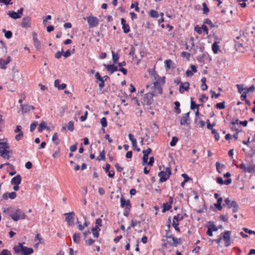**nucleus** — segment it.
Listing matches in <instances>:
<instances>
[{
	"label": "nucleus",
	"instance_id": "nucleus-58",
	"mask_svg": "<svg viewBox=\"0 0 255 255\" xmlns=\"http://www.w3.org/2000/svg\"><path fill=\"white\" fill-rule=\"evenodd\" d=\"M12 32L10 31H5V34H4V36L6 38H10L12 37Z\"/></svg>",
	"mask_w": 255,
	"mask_h": 255
},
{
	"label": "nucleus",
	"instance_id": "nucleus-45",
	"mask_svg": "<svg viewBox=\"0 0 255 255\" xmlns=\"http://www.w3.org/2000/svg\"><path fill=\"white\" fill-rule=\"evenodd\" d=\"M152 150L150 148H148L146 150H142V153L144 155L148 156V155L151 153Z\"/></svg>",
	"mask_w": 255,
	"mask_h": 255
},
{
	"label": "nucleus",
	"instance_id": "nucleus-39",
	"mask_svg": "<svg viewBox=\"0 0 255 255\" xmlns=\"http://www.w3.org/2000/svg\"><path fill=\"white\" fill-rule=\"evenodd\" d=\"M204 23L208 24L211 28H213L215 26V25L213 23L212 21L208 18L205 19L204 21Z\"/></svg>",
	"mask_w": 255,
	"mask_h": 255
},
{
	"label": "nucleus",
	"instance_id": "nucleus-30",
	"mask_svg": "<svg viewBox=\"0 0 255 255\" xmlns=\"http://www.w3.org/2000/svg\"><path fill=\"white\" fill-rule=\"evenodd\" d=\"M219 49V46L218 45V43L217 42H215L212 45V50L214 53H217Z\"/></svg>",
	"mask_w": 255,
	"mask_h": 255
},
{
	"label": "nucleus",
	"instance_id": "nucleus-6",
	"mask_svg": "<svg viewBox=\"0 0 255 255\" xmlns=\"http://www.w3.org/2000/svg\"><path fill=\"white\" fill-rule=\"evenodd\" d=\"M155 94H152L151 93H147L143 99V103L144 105H150L153 101V97L155 96Z\"/></svg>",
	"mask_w": 255,
	"mask_h": 255
},
{
	"label": "nucleus",
	"instance_id": "nucleus-7",
	"mask_svg": "<svg viewBox=\"0 0 255 255\" xmlns=\"http://www.w3.org/2000/svg\"><path fill=\"white\" fill-rule=\"evenodd\" d=\"M223 238L225 242V246L228 247L230 245V238H231V232L230 231H225L223 233Z\"/></svg>",
	"mask_w": 255,
	"mask_h": 255
},
{
	"label": "nucleus",
	"instance_id": "nucleus-31",
	"mask_svg": "<svg viewBox=\"0 0 255 255\" xmlns=\"http://www.w3.org/2000/svg\"><path fill=\"white\" fill-rule=\"evenodd\" d=\"M231 205L233 206V212L234 213L237 212L239 209V205L235 201H232V205Z\"/></svg>",
	"mask_w": 255,
	"mask_h": 255
},
{
	"label": "nucleus",
	"instance_id": "nucleus-16",
	"mask_svg": "<svg viewBox=\"0 0 255 255\" xmlns=\"http://www.w3.org/2000/svg\"><path fill=\"white\" fill-rule=\"evenodd\" d=\"M189 114L190 112H188L187 113L185 114L184 116H183L180 121V124L181 125H187V121L189 120Z\"/></svg>",
	"mask_w": 255,
	"mask_h": 255
},
{
	"label": "nucleus",
	"instance_id": "nucleus-19",
	"mask_svg": "<svg viewBox=\"0 0 255 255\" xmlns=\"http://www.w3.org/2000/svg\"><path fill=\"white\" fill-rule=\"evenodd\" d=\"M24 244H25L24 242H23V243H19L18 244L17 246H15L13 248V250H14V251L15 252V253L16 254H19L21 252V251L22 250V248L24 247L23 246V245Z\"/></svg>",
	"mask_w": 255,
	"mask_h": 255
},
{
	"label": "nucleus",
	"instance_id": "nucleus-60",
	"mask_svg": "<svg viewBox=\"0 0 255 255\" xmlns=\"http://www.w3.org/2000/svg\"><path fill=\"white\" fill-rule=\"evenodd\" d=\"M181 55L183 57H185V58H186L188 59H189V58L190 57V54L189 53L187 52H185V51L182 52L181 53Z\"/></svg>",
	"mask_w": 255,
	"mask_h": 255
},
{
	"label": "nucleus",
	"instance_id": "nucleus-3",
	"mask_svg": "<svg viewBox=\"0 0 255 255\" xmlns=\"http://www.w3.org/2000/svg\"><path fill=\"white\" fill-rule=\"evenodd\" d=\"M235 165L242 170V171L245 173H253L255 172V166L252 165L251 163H248L247 164H245L242 163L240 165L235 164Z\"/></svg>",
	"mask_w": 255,
	"mask_h": 255
},
{
	"label": "nucleus",
	"instance_id": "nucleus-63",
	"mask_svg": "<svg viewBox=\"0 0 255 255\" xmlns=\"http://www.w3.org/2000/svg\"><path fill=\"white\" fill-rule=\"evenodd\" d=\"M216 181L217 183L220 185L224 184V180H223V178L221 177H218L216 179Z\"/></svg>",
	"mask_w": 255,
	"mask_h": 255
},
{
	"label": "nucleus",
	"instance_id": "nucleus-11",
	"mask_svg": "<svg viewBox=\"0 0 255 255\" xmlns=\"http://www.w3.org/2000/svg\"><path fill=\"white\" fill-rule=\"evenodd\" d=\"M189 85L190 84L188 82L181 83L179 88V93L182 94L184 93V90L188 91L189 89Z\"/></svg>",
	"mask_w": 255,
	"mask_h": 255
},
{
	"label": "nucleus",
	"instance_id": "nucleus-59",
	"mask_svg": "<svg viewBox=\"0 0 255 255\" xmlns=\"http://www.w3.org/2000/svg\"><path fill=\"white\" fill-rule=\"evenodd\" d=\"M154 158L153 156H151L149 158V161L147 162V164L149 166H152L154 163Z\"/></svg>",
	"mask_w": 255,
	"mask_h": 255
},
{
	"label": "nucleus",
	"instance_id": "nucleus-44",
	"mask_svg": "<svg viewBox=\"0 0 255 255\" xmlns=\"http://www.w3.org/2000/svg\"><path fill=\"white\" fill-rule=\"evenodd\" d=\"M224 201H225L226 204L227 205V206H228L229 208H232L233 207V206H232V205H232V201L231 202L229 198H226L225 199Z\"/></svg>",
	"mask_w": 255,
	"mask_h": 255
},
{
	"label": "nucleus",
	"instance_id": "nucleus-35",
	"mask_svg": "<svg viewBox=\"0 0 255 255\" xmlns=\"http://www.w3.org/2000/svg\"><path fill=\"white\" fill-rule=\"evenodd\" d=\"M225 102L224 101L223 102L217 103L215 107L220 110L224 109L225 108Z\"/></svg>",
	"mask_w": 255,
	"mask_h": 255
},
{
	"label": "nucleus",
	"instance_id": "nucleus-48",
	"mask_svg": "<svg viewBox=\"0 0 255 255\" xmlns=\"http://www.w3.org/2000/svg\"><path fill=\"white\" fill-rule=\"evenodd\" d=\"M60 147H58L57 150L52 154V157L54 158H58L59 156Z\"/></svg>",
	"mask_w": 255,
	"mask_h": 255
},
{
	"label": "nucleus",
	"instance_id": "nucleus-26",
	"mask_svg": "<svg viewBox=\"0 0 255 255\" xmlns=\"http://www.w3.org/2000/svg\"><path fill=\"white\" fill-rule=\"evenodd\" d=\"M216 169L219 173H221V172L220 170H222L225 168V166L224 164H221L218 161L216 163Z\"/></svg>",
	"mask_w": 255,
	"mask_h": 255
},
{
	"label": "nucleus",
	"instance_id": "nucleus-40",
	"mask_svg": "<svg viewBox=\"0 0 255 255\" xmlns=\"http://www.w3.org/2000/svg\"><path fill=\"white\" fill-rule=\"evenodd\" d=\"M202 5L203 13L205 14H207L209 11V9L207 7V4H206L205 2H203Z\"/></svg>",
	"mask_w": 255,
	"mask_h": 255
},
{
	"label": "nucleus",
	"instance_id": "nucleus-33",
	"mask_svg": "<svg viewBox=\"0 0 255 255\" xmlns=\"http://www.w3.org/2000/svg\"><path fill=\"white\" fill-rule=\"evenodd\" d=\"M174 105H175V112L177 114L180 113L181 110L179 109L180 103L178 101H175L174 102Z\"/></svg>",
	"mask_w": 255,
	"mask_h": 255
},
{
	"label": "nucleus",
	"instance_id": "nucleus-42",
	"mask_svg": "<svg viewBox=\"0 0 255 255\" xmlns=\"http://www.w3.org/2000/svg\"><path fill=\"white\" fill-rule=\"evenodd\" d=\"M100 123L103 128H105L107 126V119L105 117H103L101 119Z\"/></svg>",
	"mask_w": 255,
	"mask_h": 255
},
{
	"label": "nucleus",
	"instance_id": "nucleus-61",
	"mask_svg": "<svg viewBox=\"0 0 255 255\" xmlns=\"http://www.w3.org/2000/svg\"><path fill=\"white\" fill-rule=\"evenodd\" d=\"M182 177H183L184 178V182H188L189 180H190V178L188 177V176L185 174V173H183L182 175H181Z\"/></svg>",
	"mask_w": 255,
	"mask_h": 255
},
{
	"label": "nucleus",
	"instance_id": "nucleus-28",
	"mask_svg": "<svg viewBox=\"0 0 255 255\" xmlns=\"http://www.w3.org/2000/svg\"><path fill=\"white\" fill-rule=\"evenodd\" d=\"M112 59L114 63H116L119 59V55L117 53L115 54L113 51H112Z\"/></svg>",
	"mask_w": 255,
	"mask_h": 255
},
{
	"label": "nucleus",
	"instance_id": "nucleus-15",
	"mask_svg": "<svg viewBox=\"0 0 255 255\" xmlns=\"http://www.w3.org/2000/svg\"><path fill=\"white\" fill-rule=\"evenodd\" d=\"M16 196V193L15 192H12L9 193L6 192L2 195V199L7 200L8 198L11 199H14Z\"/></svg>",
	"mask_w": 255,
	"mask_h": 255
},
{
	"label": "nucleus",
	"instance_id": "nucleus-34",
	"mask_svg": "<svg viewBox=\"0 0 255 255\" xmlns=\"http://www.w3.org/2000/svg\"><path fill=\"white\" fill-rule=\"evenodd\" d=\"M97 160L100 161V160H105L106 157H105V152L104 150H103V151L100 152L99 156L97 158Z\"/></svg>",
	"mask_w": 255,
	"mask_h": 255
},
{
	"label": "nucleus",
	"instance_id": "nucleus-8",
	"mask_svg": "<svg viewBox=\"0 0 255 255\" xmlns=\"http://www.w3.org/2000/svg\"><path fill=\"white\" fill-rule=\"evenodd\" d=\"M21 25L24 28L30 27L31 26V18L29 16L24 17L22 18Z\"/></svg>",
	"mask_w": 255,
	"mask_h": 255
},
{
	"label": "nucleus",
	"instance_id": "nucleus-46",
	"mask_svg": "<svg viewBox=\"0 0 255 255\" xmlns=\"http://www.w3.org/2000/svg\"><path fill=\"white\" fill-rule=\"evenodd\" d=\"M86 242V244L90 246H91L92 245H93L94 242H95V240L90 238L89 239V240H87L86 239H85V240H84Z\"/></svg>",
	"mask_w": 255,
	"mask_h": 255
},
{
	"label": "nucleus",
	"instance_id": "nucleus-36",
	"mask_svg": "<svg viewBox=\"0 0 255 255\" xmlns=\"http://www.w3.org/2000/svg\"><path fill=\"white\" fill-rule=\"evenodd\" d=\"M178 140V137L176 136H173L172 138V140L170 142V145L171 146H174L176 145L177 142Z\"/></svg>",
	"mask_w": 255,
	"mask_h": 255
},
{
	"label": "nucleus",
	"instance_id": "nucleus-52",
	"mask_svg": "<svg viewBox=\"0 0 255 255\" xmlns=\"http://www.w3.org/2000/svg\"><path fill=\"white\" fill-rule=\"evenodd\" d=\"M243 85H237V87L238 89V92L240 93V94H242L243 90H246V89L244 88Z\"/></svg>",
	"mask_w": 255,
	"mask_h": 255
},
{
	"label": "nucleus",
	"instance_id": "nucleus-47",
	"mask_svg": "<svg viewBox=\"0 0 255 255\" xmlns=\"http://www.w3.org/2000/svg\"><path fill=\"white\" fill-rule=\"evenodd\" d=\"M23 136V133L20 132L18 133V134H16L15 136V139L17 141H19L21 139L22 137Z\"/></svg>",
	"mask_w": 255,
	"mask_h": 255
},
{
	"label": "nucleus",
	"instance_id": "nucleus-21",
	"mask_svg": "<svg viewBox=\"0 0 255 255\" xmlns=\"http://www.w3.org/2000/svg\"><path fill=\"white\" fill-rule=\"evenodd\" d=\"M153 92L155 94H162V88L157 82L154 83Z\"/></svg>",
	"mask_w": 255,
	"mask_h": 255
},
{
	"label": "nucleus",
	"instance_id": "nucleus-1",
	"mask_svg": "<svg viewBox=\"0 0 255 255\" xmlns=\"http://www.w3.org/2000/svg\"><path fill=\"white\" fill-rule=\"evenodd\" d=\"M3 212L6 213L14 221H17L20 219H24L26 218L25 213L19 208L15 209L10 207L6 209L4 208Z\"/></svg>",
	"mask_w": 255,
	"mask_h": 255
},
{
	"label": "nucleus",
	"instance_id": "nucleus-12",
	"mask_svg": "<svg viewBox=\"0 0 255 255\" xmlns=\"http://www.w3.org/2000/svg\"><path fill=\"white\" fill-rule=\"evenodd\" d=\"M104 66L106 67L107 70L109 72H110L111 74H112L115 72L119 70L118 66H115L114 64H104Z\"/></svg>",
	"mask_w": 255,
	"mask_h": 255
},
{
	"label": "nucleus",
	"instance_id": "nucleus-23",
	"mask_svg": "<svg viewBox=\"0 0 255 255\" xmlns=\"http://www.w3.org/2000/svg\"><path fill=\"white\" fill-rule=\"evenodd\" d=\"M173 241V243L171 244L172 246L173 247H176L178 245L180 244V239H177L174 238L173 236L171 237V238Z\"/></svg>",
	"mask_w": 255,
	"mask_h": 255
},
{
	"label": "nucleus",
	"instance_id": "nucleus-24",
	"mask_svg": "<svg viewBox=\"0 0 255 255\" xmlns=\"http://www.w3.org/2000/svg\"><path fill=\"white\" fill-rule=\"evenodd\" d=\"M22 108V112L25 113L30 111L31 109V106L29 105H21Z\"/></svg>",
	"mask_w": 255,
	"mask_h": 255
},
{
	"label": "nucleus",
	"instance_id": "nucleus-64",
	"mask_svg": "<svg viewBox=\"0 0 255 255\" xmlns=\"http://www.w3.org/2000/svg\"><path fill=\"white\" fill-rule=\"evenodd\" d=\"M255 89V86L254 85H252L250 87L247 88V92H253Z\"/></svg>",
	"mask_w": 255,
	"mask_h": 255
},
{
	"label": "nucleus",
	"instance_id": "nucleus-38",
	"mask_svg": "<svg viewBox=\"0 0 255 255\" xmlns=\"http://www.w3.org/2000/svg\"><path fill=\"white\" fill-rule=\"evenodd\" d=\"M67 128L71 131H73L74 129V122L73 121H70L68 124Z\"/></svg>",
	"mask_w": 255,
	"mask_h": 255
},
{
	"label": "nucleus",
	"instance_id": "nucleus-22",
	"mask_svg": "<svg viewBox=\"0 0 255 255\" xmlns=\"http://www.w3.org/2000/svg\"><path fill=\"white\" fill-rule=\"evenodd\" d=\"M73 241L76 244H79L81 240V235L80 233H74L73 235Z\"/></svg>",
	"mask_w": 255,
	"mask_h": 255
},
{
	"label": "nucleus",
	"instance_id": "nucleus-32",
	"mask_svg": "<svg viewBox=\"0 0 255 255\" xmlns=\"http://www.w3.org/2000/svg\"><path fill=\"white\" fill-rule=\"evenodd\" d=\"M46 123L45 122L42 121L39 125V127L38 128V130L39 132H42V130L44 129L45 128H46Z\"/></svg>",
	"mask_w": 255,
	"mask_h": 255
},
{
	"label": "nucleus",
	"instance_id": "nucleus-10",
	"mask_svg": "<svg viewBox=\"0 0 255 255\" xmlns=\"http://www.w3.org/2000/svg\"><path fill=\"white\" fill-rule=\"evenodd\" d=\"M32 36L35 47L37 50H39L41 48V43L37 38V34L35 32H32Z\"/></svg>",
	"mask_w": 255,
	"mask_h": 255
},
{
	"label": "nucleus",
	"instance_id": "nucleus-9",
	"mask_svg": "<svg viewBox=\"0 0 255 255\" xmlns=\"http://www.w3.org/2000/svg\"><path fill=\"white\" fill-rule=\"evenodd\" d=\"M158 176L160 177L159 182H164L166 181L169 178V175L166 173V172L161 171L158 174Z\"/></svg>",
	"mask_w": 255,
	"mask_h": 255
},
{
	"label": "nucleus",
	"instance_id": "nucleus-20",
	"mask_svg": "<svg viewBox=\"0 0 255 255\" xmlns=\"http://www.w3.org/2000/svg\"><path fill=\"white\" fill-rule=\"evenodd\" d=\"M7 15H9L11 18L16 19L21 17V15L17 13V12L12 11H8Z\"/></svg>",
	"mask_w": 255,
	"mask_h": 255
},
{
	"label": "nucleus",
	"instance_id": "nucleus-55",
	"mask_svg": "<svg viewBox=\"0 0 255 255\" xmlns=\"http://www.w3.org/2000/svg\"><path fill=\"white\" fill-rule=\"evenodd\" d=\"M37 126V123L36 122L31 124L30 125V130L31 131H32L33 130H34L35 129V128H36Z\"/></svg>",
	"mask_w": 255,
	"mask_h": 255
},
{
	"label": "nucleus",
	"instance_id": "nucleus-18",
	"mask_svg": "<svg viewBox=\"0 0 255 255\" xmlns=\"http://www.w3.org/2000/svg\"><path fill=\"white\" fill-rule=\"evenodd\" d=\"M21 182V177L19 174L13 177L11 180V183L13 185L20 184Z\"/></svg>",
	"mask_w": 255,
	"mask_h": 255
},
{
	"label": "nucleus",
	"instance_id": "nucleus-49",
	"mask_svg": "<svg viewBox=\"0 0 255 255\" xmlns=\"http://www.w3.org/2000/svg\"><path fill=\"white\" fill-rule=\"evenodd\" d=\"M172 226L174 228L175 230L177 232L180 231L179 228L178 227V223L174 221H173Z\"/></svg>",
	"mask_w": 255,
	"mask_h": 255
},
{
	"label": "nucleus",
	"instance_id": "nucleus-56",
	"mask_svg": "<svg viewBox=\"0 0 255 255\" xmlns=\"http://www.w3.org/2000/svg\"><path fill=\"white\" fill-rule=\"evenodd\" d=\"M63 50H62L61 51H58L56 53L55 55V57L57 59H59L61 57L62 55H63Z\"/></svg>",
	"mask_w": 255,
	"mask_h": 255
},
{
	"label": "nucleus",
	"instance_id": "nucleus-41",
	"mask_svg": "<svg viewBox=\"0 0 255 255\" xmlns=\"http://www.w3.org/2000/svg\"><path fill=\"white\" fill-rule=\"evenodd\" d=\"M199 105H197L196 104L195 102L193 101V99L191 98V110H194L196 108L197 109L199 108Z\"/></svg>",
	"mask_w": 255,
	"mask_h": 255
},
{
	"label": "nucleus",
	"instance_id": "nucleus-29",
	"mask_svg": "<svg viewBox=\"0 0 255 255\" xmlns=\"http://www.w3.org/2000/svg\"><path fill=\"white\" fill-rule=\"evenodd\" d=\"M149 14L151 17H153V18H157L159 16L158 12L153 9L150 10L149 11Z\"/></svg>",
	"mask_w": 255,
	"mask_h": 255
},
{
	"label": "nucleus",
	"instance_id": "nucleus-50",
	"mask_svg": "<svg viewBox=\"0 0 255 255\" xmlns=\"http://www.w3.org/2000/svg\"><path fill=\"white\" fill-rule=\"evenodd\" d=\"M148 156L143 155L142 158V163L143 165L147 164V162H148Z\"/></svg>",
	"mask_w": 255,
	"mask_h": 255
},
{
	"label": "nucleus",
	"instance_id": "nucleus-53",
	"mask_svg": "<svg viewBox=\"0 0 255 255\" xmlns=\"http://www.w3.org/2000/svg\"><path fill=\"white\" fill-rule=\"evenodd\" d=\"M183 218L182 216L180 217V215L178 214L177 216H175L173 217V221H175L176 222H177L178 221H181L183 220Z\"/></svg>",
	"mask_w": 255,
	"mask_h": 255
},
{
	"label": "nucleus",
	"instance_id": "nucleus-25",
	"mask_svg": "<svg viewBox=\"0 0 255 255\" xmlns=\"http://www.w3.org/2000/svg\"><path fill=\"white\" fill-rule=\"evenodd\" d=\"M52 141L55 143L56 145L59 144L60 143V139L58 138V133L55 132L54 133L52 138Z\"/></svg>",
	"mask_w": 255,
	"mask_h": 255
},
{
	"label": "nucleus",
	"instance_id": "nucleus-2",
	"mask_svg": "<svg viewBox=\"0 0 255 255\" xmlns=\"http://www.w3.org/2000/svg\"><path fill=\"white\" fill-rule=\"evenodd\" d=\"M2 140H0V155L4 159L8 160L10 156L9 153H11L12 152L9 150V146L8 143L6 141H1Z\"/></svg>",
	"mask_w": 255,
	"mask_h": 255
},
{
	"label": "nucleus",
	"instance_id": "nucleus-57",
	"mask_svg": "<svg viewBox=\"0 0 255 255\" xmlns=\"http://www.w3.org/2000/svg\"><path fill=\"white\" fill-rule=\"evenodd\" d=\"M151 128L153 130L156 132L158 131V126L157 125L156 123H153L151 126Z\"/></svg>",
	"mask_w": 255,
	"mask_h": 255
},
{
	"label": "nucleus",
	"instance_id": "nucleus-62",
	"mask_svg": "<svg viewBox=\"0 0 255 255\" xmlns=\"http://www.w3.org/2000/svg\"><path fill=\"white\" fill-rule=\"evenodd\" d=\"M14 133H20L22 132V131L21 130V127L20 126H17L16 127V128L14 130Z\"/></svg>",
	"mask_w": 255,
	"mask_h": 255
},
{
	"label": "nucleus",
	"instance_id": "nucleus-43",
	"mask_svg": "<svg viewBox=\"0 0 255 255\" xmlns=\"http://www.w3.org/2000/svg\"><path fill=\"white\" fill-rule=\"evenodd\" d=\"M172 61L170 59H167L165 61V66L167 69H170L171 67Z\"/></svg>",
	"mask_w": 255,
	"mask_h": 255
},
{
	"label": "nucleus",
	"instance_id": "nucleus-5",
	"mask_svg": "<svg viewBox=\"0 0 255 255\" xmlns=\"http://www.w3.org/2000/svg\"><path fill=\"white\" fill-rule=\"evenodd\" d=\"M75 215V213L73 211L64 214L66 216L65 220L68 226H73L74 224Z\"/></svg>",
	"mask_w": 255,
	"mask_h": 255
},
{
	"label": "nucleus",
	"instance_id": "nucleus-51",
	"mask_svg": "<svg viewBox=\"0 0 255 255\" xmlns=\"http://www.w3.org/2000/svg\"><path fill=\"white\" fill-rule=\"evenodd\" d=\"M0 255H11L10 252L6 249H3L0 253Z\"/></svg>",
	"mask_w": 255,
	"mask_h": 255
},
{
	"label": "nucleus",
	"instance_id": "nucleus-27",
	"mask_svg": "<svg viewBox=\"0 0 255 255\" xmlns=\"http://www.w3.org/2000/svg\"><path fill=\"white\" fill-rule=\"evenodd\" d=\"M171 208V206L168 203H165L163 204V209L162 210V213H164L166 211L169 210Z\"/></svg>",
	"mask_w": 255,
	"mask_h": 255
},
{
	"label": "nucleus",
	"instance_id": "nucleus-14",
	"mask_svg": "<svg viewBox=\"0 0 255 255\" xmlns=\"http://www.w3.org/2000/svg\"><path fill=\"white\" fill-rule=\"evenodd\" d=\"M11 60V58L10 56H8L6 59L5 60L3 59H0V67L2 69H5L6 68V65L8 64Z\"/></svg>",
	"mask_w": 255,
	"mask_h": 255
},
{
	"label": "nucleus",
	"instance_id": "nucleus-13",
	"mask_svg": "<svg viewBox=\"0 0 255 255\" xmlns=\"http://www.w3.org/2000/svg\"><path fill=\"white\" fill-rule=\"evenodd\" d=\"M121 206L122 207L126 206L128 210H129L131 206L129 200H126L123 196L121 198Z\"/></svg>",
	"mask_w": 255,
	"mask_h": 255
},
{
	"label": "nucleus",
	"instance_id": "nucleus-4",
	"mask_svg": "<svg viewBox=\"0 0 255 255\" xmlns=\"http://www.w3.org/2000/svg\"><path fill=\"white\" fill-rule=\"evenodd\" d=\"M87 19L90 28L96 27L99 23V19L92 15L88 16Z\"/></svg>",
	"mask_w": 255,
	"mask_h": 255
},
{
	"label": "nucleus",
	"instance_id": "nucleus-54",
	"mask_svg": "<svg viewBox=\"0 0 255 255\" xmlns=\"http://www.w3.org/2000/svg\"><path fill=\"white\" fill-rule=\"evenodd\" d=\"M51 19V16L50 15H48L45 17H43V23L45 25L47 22L48 20H50Z\"/></svg>",
	"mask_w": 255,
	"mask_h": 255
},
{
	"label": "nucleus",
	"instance_id": "nucleus-17",
	"mask_svg": "<svg viewBox=\"0 0 255 255\" xmlns=\"http://www.w3.org/2000/svg\"><path fill=\"white\" fill-rule=\"evenodd\" d=\"M21 252L22 255H29L33 253V250L32 248L24 247L22 248Z\"/></svg>",
	"mask_w": 255,
	"mask_h": 255
},
{
	"label": "nucleus",
	"instance_id": "nucleus-37",
	"mask_svg": "<svg viewBox=\"0 0 255 255\" xmlns=\"http://www.w3.org/2000/svg\"><path fill=\"white\" fill-rule=\"evenodd\" d=\"M122 28L123 29L124 32L125 33H128L130 31V27L128 24H124L123 25Z\"/></svg>",
	"mask_w": 255,
	"mask_h": 255
}]
</instances>
